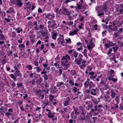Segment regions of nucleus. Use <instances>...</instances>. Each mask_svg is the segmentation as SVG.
I'll return each mask as SVG.
<instances>
[{
	"instance_id": "5701e85b",
	"label": "nucleus",
	"mask_w": 123,
	"mask_h": 123,
	"mask_svg": "<svg viewBox=\"0 0 123 123\" xmlns=\"http://www.w3.org/2000/svg\"><path fill=\"white\" fill-rule=\"evenodd\" d=\"M5 115L8 117L9 118V116L10 115L12 116V114L11 113L8 112H6L5 113Z\"/></svg>"
},
{
	"instance_id": "aec40b11",
	"label": "nucleus",
	"mask_w": 123,
	"mask_h": 123,
	"mask_svg": "<svg viewBox=\"0 0 123 123\" xmlns=\"http://www.w3.org/2000/svg\"><path fill=\"white\" fill-rule=\"evenodd\" d=\"M20 65V63H19L17 66L15 65L14 67V68L15 71L16 70H18V69H20L19 66Z\"/></svg>"
},
{
	"instance_id": "603ef678",
	"label": "nucleus",
	"mask_w": 123,
	"mask_h": 123,
	"mask_svg": "<svg viewBox=\"0 0 123 123\" xmlns=\"http://www.w3.org/2000/svg\"><path fill=\"white\" fill-rule=\"evenodd\" d=\"M87 6H88L87 5L85 4L83 6V8L84 10H85L87 8Z\"/></svg>"
},
{
	"instance_id": "37998d69",
	"label": "nucleus",
	"mask_w": 123,
	"mask_h": 123,
	"mask_svg": "<svg viewBox=\"0 0 123 123\" xmlns=\"http://www.w3.org/2000/svg\"><path fill=\"white\" fill-rule=\"evenodd\" d=\"M100 12L99 11H98V13L99 14H98L97 16H100L104 14V13L103 12H102L100 13Z\"/></svg>"
},
{
	"instance_id": "393cba45",
	"label": "nucleus",
	"mask_w": 123,
	"mask_h": 123,
	"mask_svg": "<svg viewBox=\"0 0 123 123\" xmlns=\"http://www.w3.org/2000/svg\"><path fill=\"white\" fill-rule=\"evenodd\" d=\"M42 78H40L39 79V80H36V82L37 83H41L43 81V80H42Z\"/></svg>"
},
{
	"instance_id": "4c0bfd02",
	"label": "nucleus",
	"mask_w": 123,
	"mask_h": 123,
	"mask_svg": "<svg viewBox=\"0 0 123 123\" xmlns=\"http://www.w3.org/2000/svg\"><path fill=\"white\" fill-rule=\"evenodd\" d=\"M43 77L45 80H48V76L47 75L44 74L43 76Z\"/></svg>"
},
{
	"instance_id": "39448f33",
	"label": "nucleus",
	"mask_w": 123,
	"mask_h": 123,
	"mask_svg": "<svg viewBox=\"0 0 123 123\" xmlns=\"http://www.w3.org/2000/svg\"><path fill=\"white\" fill-rule=\"evenodd\" d=\"M79 120L82 121L85 120H86L85 115L80 114L79 117Z\"/></svg>"
},
{
	"instance_id": "6e6d98bb",
	"label": "nucleus",
	"mask_w": 123,
	"mask_h": 123,
	"mask_svg": "<svg viewBox=\"0 0 123 123\" xmlns=\"http://www.w3.org/2000/svg\"><path fill=\"white\" fill-rule=\"evenodd\" d=\"M41 34L43 37H45L46 36V33L44 31L42 32L41 33Z\"/></svg>"
},
{
	"instance_id": "052dcab7",
	"label": "nucleus",
	"mask_w": 123,
	"mask_h": 123,
	"mask_svg": "<svg viewBox=\"0 0 123 123\" xmlns=\"http://www.w3.org/2000/svg\"><path fill=\"white\" fill-rule=\"evenodd\" d=\"M54 65L57 68H59V65L58 64L57 62L54 63Z\"/></svg>"
},
{
	"instance_id": "20e7f679",
	"label": "nucleus",
	"mask_w": 123,
	"mask_h": 123,
	"mask_svg": "<svg viewBox=\"0 0 123 123\" xmlns=\"http://www.w3.org/2000/svg\"><path fill=\"white\" fill-rule=\"evenodd\" d=\"M68 62V61L65 57L64 56L61 59V64L63 65L65 63H67Z\"/></svg>"
},
{
	"instance_id": "4468645a",
	"label": "nucleus",
	"mask_w": 123,
	"mask_h": 123,
	"mask_svg": "<svg viewBox=\"0 0 123 123\" xmlns=\"http://www.w3.org/2000/svg\"><path fill=\"white\" fill-rule=\"evenodd\" d=\"M93 105L92 104L88 105L87 107H86V110L87 111H89L90 109H92L93 108Z\"/></svg>"
},
{
	"instance_id": "49530a36",
	"label": "nucleus",
	"mask_w": 123,
	"mask_h": 123,
	"mask_svg": "<svg viewBox=\"0 0 123 123\" xmlns=\"http://www.w3.org/2000/svg\"><path fill=\"white\" fill-rule=\"evenodd\" d=\"M91 117L92 116H90L89 115V113H88L86 115V118L87 119H88L90 118V117Z\"/></svg>"
},
{
	"instance_id": "c85d7f7f",
	"label": "nucleus",
	"mask_w": 123,
	"mask_h": 123,
	"mask_svg": "<svg viewBox=\"0 0 123 123\" xmlns=\"http://www.w3.org/2000/svg\"><path fill=\"white\" fill-rule=\"evenodd\" d=\"M76 5L77 6V8L78 10H80L82 8V5H80L78 3H76Z\"/></svg>"
},
{
	"instance_id": "680f3d73",
	"label": "nucleus",
	"mask_w": 123,
	"mask_h": 123,
	"mask_svg": "<svg viewBox=\"0 0 123 123\" xmlns=\"http://www.w3.org/2000/svg\"><path fill=\"white\" fill-rule=\"evenodd\" d=\"M18 47L20 48H21L22 47L23 48H25V46L23 44H19L18 46Z\"/></svg>"
},
{
	"instance_id": "9b49d317",
	"label": "nucleus",
	"mask_w": 123,
	"mask_h": 123,
	"mask_svg": "<svg viewBox=\"0 0 123 123\" xmlns=\"http://www.w3.org/2000/svg\"><path fill=\"white\" fill-rule=\"evenodd\" d=\"M16 71L14 72V74L16 76H21L22 75L18 70H16Z\"/></svg>"
},
{
	"instance_id": "0e129e2a",
	"label": "nucleus",
	"mask_w": 123,
	"mask_h": 123,
	"mask_svg": "<svg viewBox=\"0 0 123 123\" xmlns=\"http://www.w3.org/2000/svg\"><path fill=\"white\" fill-rule=\"evenodd\" d=\"M62 65L64 66V67L68 68H69V64H66V63H65L63 65Z\"/></svg>"
},
{
	"instance_id": "4d7b16f0",
	"label": "nucleus",
	"mask_w": 123,
	"mask_h": 123,
	"mask_svg": "<svg viewBox=\"0 0 123 123\" xmlns=\"http://www.w3.org/2000/svg\"><path fill=\"white\" fill-rule=\"evenodd\" d=\"M109 44H110V47L113 46L115 45V43H112L110 42H109Z\"/></svg>"
},
{
	"instance_id": "6ab92c4d",
	"label": "nucleus",
	"mask_w": 123,
	"mask_h": 123,
	"mask_svg": "<svg viewBox=\"0 0 123 123\" xmlns=\"http://www.w3.org/2000/svg\"><path fill=\"white\" fill-rule=\"evenodd\" d=\"M78 108L76 107H75V108H74V110L75 111V114L76 115H78L80 114L79 112L78 111Z\"/></svg>"
},
{
	"instance_id": "f257e3e1",
	"label": "nucleus",
	"mask_w": 123,
	"mask_h": 123,
	"mask_svg": "<svg viewBox=\"0 0 123 123\" xmlns=\"http://www.w3.org/2000/svg\"><path fill=\"white\" fill-rule=\"evenodd\" d=\"M43 16H45L44 18L45 19L47 18L50 20H51L53 19L55 17L54 15H52L50 14L44 13L43 15Z\"/></svg>"
},
{
	"instance_id": "a211bd4d",
	"label": "nucleus",
	"mask_w": 123,
	"mask_h": 123,
	"mask_svg": "<svg viewBox=\"0 0 123 123\" xmlns=\"http://www.w3.org/2000/svg\"><path fill=\"white\" fill-rule=\"evenodd\" d=\"M81 61L80 60H77V59H75L74 62L77 64L80 65L81 64Z\"/></svg>"
},
{
	"instance_id": "f8f14e48",
	"label": "nucleus",
	"mask_w": 123,
	"mask_h": 123,
	"mask_svg": "<svg viewBox=\"0 0 123 123\" xmlns=\"http://www.w3.org/2000/svg\"><path fill=\"white\" fill-rule=\"evenodd\" d=\"M63 9H62V10L65 12L66 14L68 16L70 15V13L69 12V11L64 7H63Z\"/></svg>"
},
{
	"instance_id": "a19ab883",
	"label": "nucleus",
	"mask_w": 123,
	"mask_h": 123,
	"mask_svg": "<svg viewBox=\"0 0 123 123\" xmlns=\"http://www.w3.org/2000/svg\"><path fill=\"white\" fill-rule=\"evenodd\" d=\"M119 96L118 95L115 98V100L117 102V104H118L119 102V101L118 100L119 99Z\"/></svg>"
},
{
	"instance_id": "de8ad7c7",
	"label": "nucleus",
	"mask_w": 123,
	"mask_h": 123,
	"mask_svg": "<svg viewBox=\"0 0 123 123\" xmlns=\"http://www.w3.org/2000/svg\"><path fill=\"white\" fill-rule=\"evenodd\" d=\"M112 48L113 50L114 51H115V52H116L117 51V50L118 49L119 47H117V48H116V47H112Z\"/></svg>"
},
{
	"instance_id": "cd10ccee",
	"label": "nucleus",
	"mask_w": 123,
	"mask_h": 123,
	"mask_svg": "<svg viewBox=\"0 0 123 123\" xmlns=\"http://www.w3.org/2000/svg\"><path fill=\"white\" fill-rule=\"evenodd\" d=\"M94 105L95 106H94V110H95V111H100V109L99 108H98L97 107V105Z\"/></svg>"
},
{
	"instance_id": "09e8293b",
	"label": "nucleus",
	"mask_w": 123,
	"mask_h": 123,
	"mask_svg": "<svg viewBox=\"0 0 123 123\" xmlns=\"http://www.w3.org/2000/svg\"><path fill=\"white\" fill-rule=\"evenodd\" d=\"M26 68H28V69L29 70H31L32 69V68L31 65H29L28 66H26Z\"/></svg>"
},
{
	"instance_id": "58836bf2",
	"label": "nucleus",
	"mask_w": 123,
	"mask_h": 123,
	"mask_svg": "<svg viewBox=\"0 0 123 123\" xmlns=\"http://www.w3.org/2000/svg\"><path fill=\"white\" fill-rule=\"evenodd\" d=\"M49 98L50 100V101H51L54 98V97L53 95L50 94L49 96Z\"/></svg>"
},
{
	"instance_id": "8fccbe9b",
	"label": "nucleus",
	"mask_w": 123,
	"mask_h": 123,
	"mask_svg": "<svg viewBox=\"0 0 123 123\" xmlns=\"http://www.w3.org/2000/svg\"><path fill=\"white\" fill-rule=\"evenodd\" d=\"M56 25V23L55 22H54V23L50 26V27L51 28H53Z\"/></svg>"
},
{
	"instance_id": "9d476101",
	"label": "nucleus",
	"mask_w": 123,
	"mask_h": 123,
	"mask_svg": "<svg viewBox=\"0 0 123 123\" xmlns=\"http://www.w3.org/2000/svg\"><path fill=\"white\" fill-rule=\"evenodd\" d=\"M106 3H104L103 4V7L101 11V12H103V11H105L107 10Z\"/></svg>"
},
{
	"instance_id": "7c9ffc66",
	"label": "nucleus",
	"mask_w": 123,
	"mask_h": 123,
	"mask_svg": "<svg viewBox=\"0 0 123 123\" xmlns=\"http://www.w3.org/2000/svg\"><path fill=\"white\" fill-rule=\"evenodd\" d=\"M56 36L57 34L55 33L53 34L52 38L53 39L55 40L56 39Z\"/></svg>"
},
{
	"instance_id": "bf43d9fd",
	"label": "nucleus",
	"mask_w": 123,
	"mask_h": 123,
	"mask_svg": "<svg viewBox=\"0 0 123 123\" xmlns=\"http://www.w3.org/2000/svg\"><path fill=\"white\" fill-rule=\"evenodd\" d=\"M103 28L105 29H107L108 28V26L106 24L103 25Z\"/></svg>"
},
{
	"instance_id": "864d4df0",
	"label": "nucleus",
	"mask_w": 123,
	"mask_h": 123,
	"mask_svg": "<svg viewBox=\"0 0 123 123\" xmlns=\"http://www.w3.org/2000/svg\"><path fill=\"white\" fill-rule=\"evenodd\" d=\"M10 2L12 4H16V1L15 0H11L10 1Z\"/></svg>"
},
{
	"instance_id": "dca6fc26",
	"label": "nucleus",
	"mask_w": 123,
	"mask_h": 123,
	"mask_svg": "<svg viewBox=\"0 0 123 123\" xmlns=\"http://www.w3.org/2000/svg\"><path fill=\"white\" fill-rule=\"evenodd\" d=\"M64 83L62 82H59L57 83L56 85V86L58 87H62L63 86Z\"/></svg>"
},
{
	"instance_id": "c9c22d12",
	"label": "nucleus",
	"mask_w": 123,
	"mask_h": 123,
	"mask_svg": "<svg viewBox=\"0 0 123 123\" xmlns=\"http://www.w3.org/2000/svg\"><path fill=\"white\" fill-rule=\"evenodd\" d=\"M17 84L18 86V87H22L23 86V83H17Z\"/></svg>"
},
{
	"instance_id": "e2e57ef3",
	"label": "nucleus",
	"mask_w": 123,
	"mask_h": 123,
	"mask_svg": "<svg viewBox=\"0 0 123 123\" xmlns=\"http://www.w3.org/2000/svg\"><path fill=\"white\" fill-rule=\"evenodd\" d=\"M97 76V75H95L94 76H90V78L92 79H95Z\"/></svg>"
},
{
	"instance_id": "f704fd0d",
	"label": "nucleus",
	"mask_w": 123,
	"mask_h": 123,
	"mask_svg": "<svg viewBox=\"0 0 123 123\" xmlns=\"http://www.w3.org/2000/svg\"><path fill=\"white\" fill-rule=\"evenodd\" d=\"M92 67L90 66H88L86 68L87 70L89 71H90L92 70Z\"/></svg>"
},
{
	"instance_id": "3c124183",
	"label": "nucleus",
	"mask_w": 123,
	"mask_h": 123,
	"mask_svg": "<svg viewBox=\"0 0 123 123\" xmlns=\"http://www.w3.org/2000/svg\"><path fill=\"white\" fill-rule=\"evenodd\" d=\"M65 41H66L67 43H69V42H70V43H71V39L70 38H68V39H66Z\"/></svg>"
},
{
	"instance_id": "e433bc0d",
	"label": "nucleus",
	"mask_w": 123,
	"mask_h": 123,
	"mask_svg": "<svg viewBox=\"0 0 123 123\" xmlns=\"http://www.w3.org/2000/svg\"><path fill=\"white\" fill-rule=\"evenodd\" d=\"M71 74L73 75H74L76 74V72L75 70H72L70 72Z\"/></svg>"
},
{
	"instance_id": "a878e982",
	"label": "nucleus",
	"mask_w": 123,
	"mask_h": 123,
	"mask_svg": "<svg viewBox=\"0 0 123 123\" xmlns=\"http://www.w3.org/2000/svg\"><path fill=\"white\" fill-rule=\"evenodd\" d=\"M110 74L112 77H113L114 75V72L113 70L111 69L110 71Z\"/></svg>"
},
{
	"instance_id": "f03ea898",
	"label": "nucleus",
	"mask_w": 123,
	"mask_h": 123,
	"mask_svg": "<svg viewBox=\"0 0 123 123\" xmlns=\"http://www.w3.org/2000/svg\"><path fill=\"white\" fill-rule=\"evenodd\" d=\"M98 91L99 90L97 87L94 88H92L90 91L91 94L94 95H97L98 93Z\"/></svg>"
},
{
	"instance_id": "7ed1b4c3",
	"label": "nucleus",
	"mask_w": 123,
	"mask_h": 123,
	"mask_svg": "<svg viewBox=\"0 0 123 123\" xmlns=\"http://www.w3.org/2000/svg\"><path fill=\"white\" fill-rule=\"evenodd\" d=\"M64 99L65 100L63 104L64 105L67 106L69 105V103L70 102V99L69 97H67L65 99L64 98Z\"/></svg>"
},
{
	"instance_id": "774afa93",
	"label": "nucleus",
	"mask_w": 123,
	"mask_h": 123,
	"mask_svg": "<svg viewBox=\"0 0 123 123\" xmlns=\"http://www.w3.org/2000/svg\"><path fill=\"white\" fill-rule=\"evenodd\" d=\"M34 64V65L36 66H37L38 65V63L37 61H35Z\"/></svg>"
},
{
	"instance_id": "0eeeda50",
	"label": "nucleus",
	"mask_w": 123,
	"mask_h": 123,
	"mask_svg": "<svg viewBox=\"0 0 123 123\" xmlns=\"http://www.w3.org/2000/svg\"><path fill=\"white\" fill-rule=\"evenodd\" d=\"M79 109L80 111V114L85 115L86 113V111L85 109H84L82 107H80L79 108Z\"/></svg>"
},
{
	"instance_id": "1a4fd4ad",
	"label": "nucleus",
	"mask_w": 123,
	"mask_h": 123,
	"mask_svg": "<svg viewBox=\"0 0 123 123\" xmlns=\"http://www.w3.org/2000/svg\"><path fill=\"white\" fill-rule=\"evenodd\" d=\"M17 3H16L19 7H20L22 6L23 3L21 2L20 0H16Z\"/></svg>"
},
{
	"instance_id": "5fc2aeb1",
	"label": "nucleus",
	"mask_w": 123,
	"mask_h": 123,
	"mask_svg": "<svg viewBox=\"0 0 123 123\" xmlns=\"http://www.w3.org/2000/svg\"><path fill=\"white\" fill-rule=\"evenodd\" d=\"M87 48L88 49H91V48H93L94 47L92 46H91V45H87Z\"/></svg>"
},
{
	"instance_id": "412c9836",
	"label": "nucleus",
	"mask_w": 123,
	"mask_h": 123,
	"mask_svg": "<svg viewBox=\"0 0 123 123\" xmlns=\"http://www.w3.org/2000/svg\"><path fill=\"white\" fill-rule=\"evenodd\" d=\"M90 82H88V81H86L84 83V85L86 87H87L89 86Z\"/></svg>"
},
{
	"instance_id": "f3484780",
	"label": "nucleus",
	"mask_w": 123,
	"mask_h": 123,
	"mask_svg": "<svg viewBox=\"0 0 123 123\" xmlns=\"http://www.w3.org/2000/svg\"><path fill=\"white\" fill-rule=\"evenodd\" d=\"M9 10L10 13L14 14L15 13L14 10L12 7H10L8 9Z\"/></svg>"
},
{
	"instance_id": "ea45409f",
	"label": "nucleus",
	"mask_w": 123,
	"mask_h": 123,
	"mask_svg": "<svg viewBox=\"0 0 123 123\" xmlns=\"http://www.w3.org/2000/svg\"><path fill=\"white\" fill-rule=\"evenodd\" d=\"M104 45L105 46L106 48H109L111 47L109 43H105Z\"/></svg>"
},
{
	"instance_id": "6e6552de",
	"label": "nucleus",
	"mask_w": 123,
	"mask_h": 123,
	"mask_svg": "<svg viewBox=\"0 0 123 123\" xmlns=\"http://www.w3.org/2000/svg\"><path fill=\"white\" fill-rule=\"evenodd\" d=\"M80 78H78L77 80L75 81V86H79L80 83Z\"/></svg>"
},
{
	"instance_id": "423d86ee",
	"label": "nucleus",
	"mask_w": 123,
	"mask_h": 123,
	"mask_svg": "<svg viewBox=\"0 0 123 123\" xmlns=\"http://www.w3.org/2000/svg\"><path fill=\"white\" fill-rule=\"evenodd\" d=\"M110 93L111 94V99H112L115 97L116 94L114 92V90L112 89L111 90Z\"/></svg>"
},
{
	"instance_id": "79ce46f5",
	"label": "nucleus",
	"mask_w": 123,
	"mask_h": 123,
	"mask_svg": "<svg viewBox=\"0 0 123 123\" xmlns=\"http://www.w3.org/2000/svg\"><path fill=\"white\" fill-rule=\"evenodd\" d=\"M2 34V33H1L0 35V38L1 39L3 40L5 38V37L4 35Z\"/></svg>"
},
{
	"instance_id": "2eb2a0df",
	"label": "nucleus",
	"mask_w": 123,
	"mask_h": 123,
	"mask_svg": "<svg viewBox=\"0 0 123 123\" xmlns=\"http://www.w3.org/2000/svg\"><path fill=\"white\" fill-rule=\"evenodd\" d=\"M77 31L76 30H74L73 31H70L69 33V35L70 36L76 34Z\"/></svg>"
},
{
	"instance_id": "a18cd8bd",
	"label": "nucleus",
	"mask_w": 123,
	"mask_h": 123,
	"mask_svg": "<svg viewBox=\"0 0 123 123\" xmlns=\"http://www.w3.org/2000/svg\"><path fill=\"white\" fill-rule=\"evenodd\" d=\"M112 55L113 57L111 59L112 60H113L114 61H115L116 60V59H115V53H112Z\"/></svg>"
},
{
	"instance_id": "473e14b6",
	"label": "nucleus",
	"mask_w": 123,
	"mask_h": 123,
	"mask_svg": "<svg viewBox=\"0 0 123 123\" xmlns=\"http://www.w3.org/2000/svg\"><path fill=\"white\" fill-rule=\"evenodd\" d=\"M100 98H98V99L99 100L98 101H97V100H95L93 101V103L94 104V105H96L98 104V103L99 102L100 100H99Z\"/></svg>"
},
{
	"instance_id": "b1692460",
	"label": "nucleus",
	"mask_w": 123,
	"mask_h": 123,
	"mask_svg": "<svg viewBox=\"0 0 123 123\" xmlns=\"http://www.w3.org/2000/svg\"><path fill=\"white\" fill-rule=\"evenodd\" d=\"M26 4L27 5V6L26 7V8L29 9L31 6V4L30 2H28L26 3Z\"/></svg>"
},
{
	"instance_id": "69168bd1",
	"label": "nucleus",
	"mask_w": 123,
	"mask_h": 123,
	"mask_svg": "<svg viewBox=\"0 0 123 123\" xmlns=\"http://www.w3.org/2000/svg\"><path fill=\"white\" fill-rule=\"evenodd\" d=\"M38 11L39 13H42L43 12L42 10L40 8H38Z\"/></svg>"
},
{
	"instance_id": "c03bdc74",
	"label": "nucleus",
	"mask_w": 123,
	"mask_h": 123,
	"mask_svg": "<svg viewBox=\"0 0 123 123\" xmlns=\"http://www.w3.org/2000/svg\"><path fill=\"white\" fill-rule=\"evenodd\" d=\"M73 90H74V93H76L77 91H79L78 89H77V88L75 87H74L73 88Z\"/></svg>"
},
{
	"instance_id": "c756f323",
	"label": "nucleus",
	"mask_w": 123,
	"mask_h": 123,
	"mask_svg": "<svg viewBox=\"0 0 123 123\" xmlns=\"http://www.w3.org/2000/svg\"><path fill=\"white\" fill-rule=\"evenodd\" d=\"M78 54V53L75 51L73 52V55L74 56V57L75 58L77 57Z\"/></svg>"
},
{
	"instance_id": "2f4dec72",
	"label": "nucleus",
	"mask_w": 123,
	"mask_h": 123,
	"mask_svg": "<svg viewBox=\"0 0 123 123\" xmlns=\"http://www.w3.org/2000/svg\"><path fill=\"white\" fill-rule=\"evenodd\" d=\"M41 66H40V67H37L35 68L37 69V71H38V72H39L41 70Z\"/></svg>"
},
{
	"instance_id": "bb28decb",
	"label": "nucleus",
	"mask_w": 123,
	"mask_h": 123,
	"mask_svg": "<svg viewBox=\"0 0 123 123\" xmlns=\"http://www.w3.org/2000/svg\"><path fill=\"white\" fill-rule=\"evenodd\" d=\"M83 55L80 54L78 56V58L77 60L81 61L82 60V58L83 57Z\"/></svg>"
},
{
	"instance_id": "4be33fe9",
	"label": "nucleus",
	"mask_w": 123,
	"mask_h": 123,
	"mask_svg": "<svg viewBox=\"0 0 123 123\" xmlns=\"http://www.w3.org/2000/svg\"><path fill=\"white\" fill-rule=\"evenodd\" d=\"M117 44L119 46L123 47V43L119 40L117 41Z\"/></svg>"
},
{
	"instance_id": "72a5a7b5",
	"label": "nucleus",
	"mask_w": 123,
	"mask_h": 123,
	"mask_svg": "<svg viewBox=\"0 0 123 123\" xmlns=\"http://www.w3.org/2000/svg\"><path fill=\"white\" fill-rule=\"evenodd\" d=\"M69 83L72 85V86H74V82L73 80H69Z\"/></svg>"
},
{
	"instance_id": "13d9d810",
	"label": "nucleus",
	"mask_w": 123,
	"mask_h": 123,
	"mask_svg": "<svg viewBox=\"0 0 123 123\" xmlns=\"http://www.w3.org/2000/svg\"><path fill=\"white\" fill-rule=\"evenodd\" d=\"M35 4L34 3H33L32 4V10H33L36 7V6H35Z\"/></svg>"
},
{
	"instance_id": "ddd939ff",
	"label": "nucleus",
	"mask_w": 123,
	"mask_h": 123,
	"mask_svg": "<svg viewBox=\"0 0 123 123\" xmlns=\"http://www.w3.org/2000/svg\"><path fill=\"white\" fill-rule=\"evenodd\" d=\"M95 85L93 83L92 81H91L89 84V87L90 88H94L95 87Z\"/></svg>"
},
{
	"instance_id": "338daca9",
	"label": "nucleus",
	"mask_w": 123,
	"mask_h": 123,
	"mask_svg": "<svg viewBox=\"0 0 123 123\" xmlns=\"http://www.w3.org/2000/svg\"><path fill=\"white\" fill-rule=\"evenodd\" d=\"M123 29L122 28H120V29L118 31V32L119 33V34H120L122 33L123 31Z\"/></svg>"
}]
</instances>
